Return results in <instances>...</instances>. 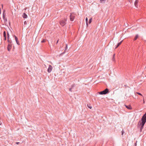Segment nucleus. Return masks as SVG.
<instances>
[{
  "label": "nucleus",
  "instance_id": "obj_18",
  "mask_svg": "<svg viewBox=\"0 0 146 146\" xmlns=\"http://www.w3.org/2000/svg\"><path fill=\"white\" fill-rule=\"evenodd\" d=\"M3 36H6V32L5 31H4L3 32Z\"/></svg>",
  "mask_w": 146,
  "mask_h": 146
},
{
  "label": "nucleus",
  "instance_id": "obj_36",
  "mask_svg": "<svg viewBox=\"0 0 146 146\" xmlns=\"http://www.w3.org/2000/svg\"><path fill=\"white\" fill-rule=\"evenodd\" d=\"M14 36L15 37V36H16L15 35V36Z\"/></svg>",
  "mask_w": 146,
  "mask_h": 146
},
{
  "label": "nucleus",
  "instance_id": "obj_3",
  "mask_svg": "<svg viewBox=\"0 0 146 146\" xmlns=\"http://www.w3.org/2000/svg\"><path fill=\"white\" fill-rule=\"evenodd\" d=\"M66 19H65L61 20L59 21L60 24L62 27H64L66 24Z\"/></svg>",
  "mask_w": 146,
  "mask_h": 146
},
{
  "label": "nucleus",
  "instance_id": "obj_19",
  "mask_svg": "<svg viewBox=\"0 0 146 146\" xmlns=\"http://www.w3.org/2000/svg\"><path fill=\"white\" fill-rule=\"evenodd\" d=\"M92 18H91L89 20V21L88 22L90 24L92 22Z\"/></svg>",
  "mask_w": 146,
  "mask_h": 146
},
{
  "label": "nucleus",
  "instance_id": "obj_11",
  "mask_svg": "<svg viewBox=\"0 0 146 146\" xmlns=\"http://www.w3.org/2000/svg\"><path fill=\"white\" fill-rule=\"evenodd\" d=\"M138 2V0H136L134 3L135 6L137 7V4Z\"/></svg>",
  "mask_w": 146,
  "mask_h": 146
},
{
  "label": "nucleus",
  "instance_id": "obj_35",
  "mask_svg": "<svg viewBox=\"0 0 146 146\" xmlns=\"http://www.w3.org/2000/svg\"><path fill=\"white\" fill-rule=\"evenodd\" d=\"M2 7H3V5H2Z\"/></svg>",
  "mask_w": 146,
  "mask_h": 146
},
{
  "label": "nucleus",
  "instance_id": "obj_10",
  "mask_svg": "<svg viewBox=\"0 0 146 146\" xmlns=\"http://www.w3.org/2000/svg\"><path fill=\"white\" fill-rule=\"evenodd\" d=\"M23 17L24 18H27V16L25 13H23Z\"/></svg>",
  "mask_w": 146,
  "mask_h": 146
},
{
  "label": "nucleus",
  "instance_id": "obj_34",
  "mask_svg": "<svg viewBox=\"0 0 146 146\" xmlns=\"http://www.w3.org/2000/svg\"><path fill=\"white\" fill-rule=\"evenodd\" d=\"M143 103H145V101H144V99H143Z\"/></svg>",
  "mask_w": 146,
  "mask_h": 146
},
{
  "label": "nucleus",
  "instance_id": "obj_33",
  "mask_svg": "<svg viewBox=\"0 0 146 146\" xmlns=\"http://www.w3.org/2000/svg\"><path fill=\"white\" fill-rule=\"evenodd\" d=\"M59 41V40H58L57 41L56 44H57Z\"/></svg>",
  "mask_w": 146,
  "mask_h": 146
},
{
  "label": "nucleus",
  "instance_id": "obj_12",
  "mask_svg": "<svg viewBox=\"0 0 146 146\" xmlns=\"http://www.w3.org/2000/svg\"><path fill=\"white\" fill-rule=\"evenodd\" d=\"M15 37V40L17 42V44H18L19 45L20 44L19 43L17 37Z\"/></svg>",
  "mask_w": 146,
  "mask_h": 146
},
{
  "label": "nucleus",
  "instance_id": "obj_21",
  "mask_svg": "<svg viewBox=\"0 0 146 146\" xmlns=\"http://www.w3.org/2000/svg\"><path fill=\"white\" fill-rule=\"evenodd\" d=\"M124 133H125L124 131L123 130V129L121 131L122 135H123Z\"/></svg>",
  "mask_w": 146,
  "mask_h": 146
},
{
  "label": "nucleus",
  "instance_id": "obj_27",
  "mask_svg": "<svg viewBox=\"0 0 146 146\" xmlns=\"http://www.w3.org/2000/svg\"><path fill=\"white\" fill-rule=\"evenodd\" d=\"M72 88H70V89H69V91H70V92H72Z\"/></svg>",
  "mask_w": 146,
  "mask_h": 146
},
{
  "label": "nucleus",
  "instance_id": "obj_25",
  "mask_svg": "<svg viewBox=\"0 0 146 146\" xmlns=\"http://www.w3.org/2000/svg\"><path fill=\"white\" fill-rule=\"evenodd\" d=\"M3 18H4V20H5V21H7V19L6 18L5 19L4 16H3Z\"/></svg>",
  "mask_w": 146,
  "mask_h": 146
},
{
  "label": "nucleus",
  "instance_id": "obj_20",
  "mask_svg": "<svg viewBox=\"0 0 146 146\" xmlns=\"http://www.w3.org/2000/svg\"><path fill=\"white\" fill-rule=\"evenodd\" d=\"M88 18H86V24L87 25H88Z\"/></svg>",
  "mask_w": 146,
  "mask_h": 146
},
{
  "label": "nucleus",
  "instance_id": "obj_23",
  "mask_svg": "<svg viewBox=\"0 0 146 146\" xmlns=\"http://www.w3.org/2000/svg\"><path fill=\"white\" fill-rule=\"evenodd\" d=\"M136 94L140 96H142V95L140 93L138 92H137Z\"/></svg>",
  "mask_w": 146,
  "mask_h": 146
},
{
  "label": "nucleus",
  "instance_id": "obj_29",
  "mask_svg": "<svg viewBox=\"0 0 146 146\" xmlns=\"http://www.w3.org/2000/svg\"><path fill=\"white\" fill-rule=\"evenodd\" d=\"M19 142H17L16 143L17 144H18L19 143Z\"/></svg>",
  "mask_w": 146,
  "mask_h": 146
},
{
  "label": "nucleus",
  "instance_id": "obj_30",
  "mask_svg": "<svg viewBox=\"0 0 146 146\" xmlns=\"http://www.w3.org/2000/svg\"><path fill=\"white\" fill-rule=\"evenodd\" d=\"M7 36H9V34L8 32H7Z\"/></svg>",
  "mask_w": 146,
  "mask_h": 146
},
{
  "label": "nucleus",
  "instance_id": "obj_13",
  "mask_svg": "<svg viewBox=\"0 0 146 146\" xmlns=\"http://www.w3.org/2000/svg\"><path fill=\"white\" fill-rule=\"evenodd\" d=\"M123 41V40H121L120 42H119L117 46H116L115 48L116 49L117 48L121 43Z\"/></svg>",
  "mask_w": 146,
  "mask_h": 146
},
{
  "label": "nucleus",
  "instance_id": "obj_17",
  "mask_svg": "<svg viewBox=\"0 0 146 146\" xmlns=\"http://www.w3.org/2000/svg\"><path fill=\"white\" fill-rule=\"evenodd\" d=\"M87 106L88 108H90V109H91L92 108V107L90 105V104H88Z\"/></svg>",
  "mask_w": 146,
  "mask_h": 146
},
{
  "label": "nucleus",
  "instance_id": "obj_31",
  "mask_svg": "<svg viewBox=\"0 0 146 146\" xmlns=\"http://www.w3.org/2000/svg\"><path fill=\"white\" fill-rule=\"evenodd\" d=\"M135 36H136V37L138 36V34L136 35H135Z\"/></svg>",
  "mask_w": 146,
  "mask_h": 146
},
{
  "label": "nucleus",
  "instance_id": "obj_5",
  "mask_svg": "<svg viewBox=\"0 0 146 146\" xmlns=\"http://www.w3.org/2000/svg\"><path fill=\"white\" fill-rule=\"evenodd\" d=\"M109 92V90L108 88H106L103 91L98 92L99 94L101 95L106 94Z\"/></svg>",
  "mask_w": 146,
  "mask_h": 146
},
{
  "label": "nucleus",
  "instance_id": "obj_32",
  "mask_svg": "<svg viewBox=\"0 0 146 146\" xmlns=\"http://www.w3.org/2000/svg\"><path fill=\"white\" fill-rule=\"evenodd\" d=\"M6 37H4V40H6Z\"/></svg>",
  "mask_w": 146,
  "mask_h": 146
},
{
  "label": "nucleus",
  "instance_id": "obj_1",
  "mask_svg": "<svg viewBox=\"0 0 146 146\" xmlns=\"http://www.w3.org/2000/svg\"><path fill=\"white\" fill-rule=\"evenodd\" d=\"M141 122L140 123V124L145 125V122H146V112L143 115L141 119Z\"/></svg>",
  "mask_w": 146,
  "mask_h": 146
},
{
  "label": "nucleus",
  "instance_id": "obj_4",
  "mask_svg": "<svg viewBox=\"0 0 146 146\" xmlns=\"http://www.w3.org/2000/svg\"><path fill=\"white\" fill-rule=\"evenodd\" d=\"M8 40L7 41L8 42V44L7 47V49L8 51H11V48H12V44H11V42H10L9 40V37H7Z\"/></svg>",
  "mask_w": 146,
  "mask_h": 146
},
{
  "label": "nucleus",
  "instance_id": "obj_26",
  "mask_svg": "<svg viewBox=\"0 0 146 146\" xmlns=\"http://www.w3.org/2000/svg\"><path fill=\"white\" fill-rule=\"evenodd\" d=\"M138 37H135V38H134V40H136L137 39V38Z\"/></svg>",
  "mask_w": 146,
  "mask_h": 146
},
{
  "label": "nucleus",
  "instance_id": "obj_7",
  "mask_svg": "<svg viewBox=\"0 0 146 146\" xmlns=\"http://www.w3.org/2000/svg\"><path fill=\"white\" fill-rule=\"evenodd\" d=\"M52 66L51 65H49V67L48 68L47 70L48 72L49 73H50L51 72V71L52 70Z\"/></svg>",
  "mask_w": 146,
  "mask_h": 146
},
{
  "label": "nucleus",
  "instance_id": "obj_22",
  "mask_svg": "<svg viewBox=\"0 0 146 146\" xmlns=\"http://www.w3.org/2000/svg\"><path fill=\"white\" fill-rule=\"evenodd\" d=\"M75 86V84H73L71 86V88H73V87H74Z\"/></svg>",
  "mask_w": 146,
  "mask_h": 146
},
{
  "label": "nucleus",
  "instance_id": "obj_15",
  "mask_svg": "<svg viewBox=\"0 0 146 146\" xmlns=\"http://www.w3.org/2000/svg\"><path fill=\"white\" fill-rule=\"evenodd\" d=\"M112 60L113 61H115V54H114L113 56V58H112Z\"/></svg>",
  "mask_w": 146,
  "mask_h": 146
},
{
  "label": "nucleus",
  "instance_id": "obj_28",
  "mask_svg": "<svg viewBox=\"0 0 146 146\" xmlns=\"http://www.w3.org/2000/svg\"><path fill=\"white\" fill-rule=\"evenodd\" d=\"M27 24V23L26 21H25L24 22V24L25 25H26V24Z\"/></svg>",
  "mask_w": 146,
  "mask_h": 146
},
{
  "label": "nucleus",
  "instance_id": "obj_6",
  "mask_svg": "<svg viewBox=\"0 0 146 146\" xmlns=\"http://www.w3.org/2000/svg\"><path fill=\"white\" fill-rule=\"evenodd\" d=\"M74 17L75 16L73 13H71L70 14V19L71 21H73Z\"/></svg>",
  "mask_w": 146,
  "mask_h": 146
},
{
  "label": "nucleus",
  "instance_id": "obj_16",
  "mask_svg": "<svg viewBox=\"0 0 146 146\" xmlns=\"http://www.w3.org/2000/svg\"><path fill=\"white\" fill-rule=\"evenodd\" d=\"M105 0H100V2L101 3H104Z\"/></svg>",
  "mask_w": 146,
  "mask_h": 146
},
{
  "label": "nucleus",
  "instance_id": "obj_2",
  "mask_svg": "<svg viewBox=\"0 0 146 146\" xmlns=\"http://www.w3.org/2000/svg\"><path fill=\"white\" fill-rule=\"evenodd\" d=\"M141 122L140 123V124L145 125V122H146V112L143 115L141 119Z\"/></svg>",
  "mask_w": 146,
  "mask_h": 146
},
{
  "label": "nucleus",
  "instance_id": "obj_8",
  "mask_svg": "<svg viewBox=\"0 0 146 146\" xmlns=\"http://www.w3.org/2000/svg\"><path fill=\"white\" fill-rule=\"evenodd\" d=\"M144 125L140 124H139V126L140 127V132H141L142 131V130L143 129V126H144Z\"/></svg>",
  "mask_w": 146,
  "mask_h": 146
},
{
  "label": "nucleus",
  "instance_id": "obj_9",
  "mask_svg": "<svg viewBox=\"0 0 146 146\" xmlns=\"http://www.w3.org/2000/svg\"><path fill=\"white\" fill-rule=\"evenodd\" d=\"M125 107L128 109L131 110L132 109V107L130 105L127 106L125 105Z\"/></svg>",
  "mask_w": 146,
  "mask_h": 146
},
{
  "label": "nucleus",
  "instance_id": "obj_24",
  "mask_svg": "<svg viewBox=\"0 0 146 146\" xmlns=\"http://www.w3.org/2000/svg\"><path fill=\"white\" fill-rule=\"evenodd\" d=\"M46 41V40L45 39H43L41 41L42 42H44Z\"/></svg>",
  "mask_w": 146,
  "mask_h": 146
},
{
  "label": "nucleus",
  "instance_id": "obj_14",
  "mask_svg": "<svg viewBox=\"0 0 146 146\" xmlns=\"http://www.w3.org/2000/svg\"><path fill=\"white\" fill-rule=\"evenodd\" d=\"M68 48V45L67 44H66V47H65V48L64 50V52H63V53H62V54H64L65 53V52H66V50H67Z\"/></svg>",
  "mask_w": 146,
  "mask_h": 146
}]
</instances>
